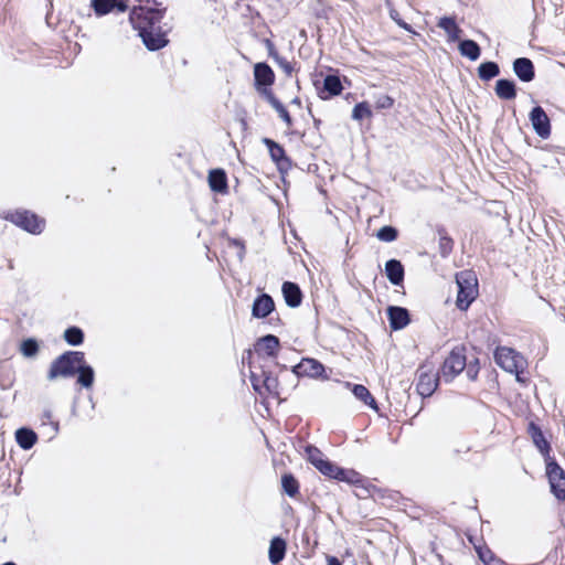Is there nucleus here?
I'll use <instances>...</instances> for the list:
<instances>
[{
    "label": "nucleus",
    "instance_id": "nucleus-1",
    "mask_svg": "<svg viewBox=\"0 0 565 565\" xmlns=\"http://www.w3.org/2000/svg\"><path fill=\"white\" fill-rule=\"evenodd\" d=\"M164 9L148 8L146 6L134 7L130 11V22L139 32L143 44L149 51H157L168 44L166 33L161 30V20Z\"/></svg>",
    "mask_w": 565,
    "mask_h": 565
},
{
    "label": "nucleus",
    "instance_id": "nucleus-2",
    "mask_svg": "<svg viewBox=\"0 0 565 565\" xmlns=\"http://www.w3.org/2000/svg\"><path fill=\"white\" fill-rule=\"evenodd\" d=\"M84 362V353L79 351H67L57 356L50 366L47 380L54 381L57 377H72L76 374L77 366Z\"/></svg>",
    "mask_w": 565,
    "mask_h": 565
},
{
    "label": "nucleus",
    "instance_id": "nucleus-3",
    "mask_svg": "<svg viewBox=\"0 0 565 565\" xmlns=\"http://www.w3.org/2000/svg\"><path fill=\"white\" fill-rule=\"evenodd\" d=\"M458 286L456 305L460 310H467L478 297V279L475 273L463 270L456 275Z\"/></svg>",
    "mask_w": 565,
    "mask_h": 565
},
{
    "label": "nucleus",
    "instance_id": "nucleus-4",
    "mask_svg": "<svg viewBox=\"0 0 565 565\" xmlns=\"http://www.w3.org/2000/svg\"><path fill=\"white\" fill-rule=\"evenodd\" d=\"M494 360L501 369L516 374V380L521 381L519 373L523 371L524 360L516 351L507 347L498 348L494 352Z\"/></svg>",
    "mask_w": 565,
    "mask_h": 565
},
{
    "label": "nucleus",
    "instance_id": "nucleus-5",
    "mask_svg": "<svg viewBox=\"0 0 565 565\" xmlns=\"http://www.w3.org/2000/svg\"><path fill=\"white\" fill-rule=\"evenodd\" d=\"M467 366L463 348H455L444 361L440 369V377L445 382H451Z\"/></svg>",
    "mask_w": 565,
    "mask_h": 565
},
{
    "label": "nucleus",
    "instance_id": "nucleus-6",
    "mask_svg": "<svg viewBox=\"0 0 565 565\" xmlns=\"http://www.w3.org/2000/svg\"><path fill=\"white\" fill-rule=\"evenodd\" d=\"M7 220L31 234L42 233L45 222L29 211H17L6 216Z\"/></svg>",
    "mask_w": 565,
    "mask_h": 565
},
{
    "label": "nucleus",
    "instance_id": "nucleus-7",
    "mask_svg": "<svg viewBox=\"0 0 565 565\" xmlns=\"http://www.w3.org/2000/svg\"><path fill=\"white\" fill-rule=\"evenodd\" d=\"M317 469L323 476L335 479L338 481H344L350 484H355L361 481V476L359 472L352 469H343L328 459H326L323 462H319Z\"/></svg>",
    "mask_w": 565,
    "mask_h": 565
},
{
    "label": "nucleus",
    "instance_id": "nucleus-8",
    "mask_svg": "<svg viewBox=\"0 0 565 565\" xmlns=\"http://www.w3.org/2000/svg\"><path fill=\"white\" fill-rule=\"evenodd\" d=\"M546 476L548 478L552 493L558 499H565V471L554 458L545 460Z\"/></svg>",
    "mask_w": 565,
    "mask_h": 565
},
{
    "label": "nucleus",
    "instance_id": "nucleus-9",
    "mask_svg": "<svg viewBox=\"0 0 565 565\" xmlns=\"http://www.w3.org/2000/svg\"><path fill=\"white\" fill-rule=\"evenodd\" d=\"M418 381L416 384L417 392L423 397H428L434 394L441 379L440 374L434 373L433 369L427 364L418 369Z\"/></svg>",
    "mask_w": 565,
    "mask_h": 565
},
{
    "label": "nucleus",
    "instance_id": "nucleus-10",
    "mask_svg": "<svg viewBox=\"0 0 565 565\" xmlns=\"http://www.w3.org/2000/svg\"><path fill=\"white\" fill-rule=\"evenodd\" d=\"M254 79L256 90L266 98V93L271 92L270 86L275 82V74L266 63H257L254 66Z\"/></svg>",
    "mask_w": 565,
    "mask_h": 565
},
{
    "label": "nucleus",
    "instance_id": "nucleus-11",
    "mask_svg": "<svg viewBox=\"0 0 565 565\" xmlns=\"http://www.w3.org/2000/svg\"><path fill=\"white\" fill-rule=\"evenodd\" d=\"M324 366L316 359L303 358L297 365L294 366L292 372L298 376H307L312 379H328L324 375Z\"/></svg>",
    "mask_w": 565,
    "mask_h": 565
},
{
    "label": "nucleus",
    "instance_id": "nucleus-12",
    "mask_svg": "<svg viewBox=\"0 0 565 565\" xmlns=\"http://www.w3.org/2000/svg\"><path fill=\"white\" fill-rule=\"evenodd\" d=\"M533 130L542 139H547L551 136V121L545 110L541 106L532 108L529 115Z\"/></svg>",
    "mask_w": 565,
    "mask_h": 565
},
{
    "label": "nucleus",
    "instance_id": "nucleus-13",
    "mask_svg": "<svg viewBox=\"0 0 565 565\" xmlns=\"http://www.w3.org/2000/svg\"><path fill=\"white\" fill-rule=\"evenodd\" d=\"M263 143L267 147L271 160L280 170L291 166V161L286 156L285 149L279 143L269 138H264Z\"/></svg>",
    "mask_w": 565,
    "mask_h": 565
},
{
    "label": "nucleus",
    "instance_id": "nucleus-14",
    "mask_svg": "<svg viewBox=\"0 0 565 565\" xmlns=\"http://www.w3.org/2000/svg\"><path fill=\"white\" fill-rule=\"evenodd\" d=\"M90 6L96 15H105L116 10L117 12H125L128 9L124 0H92Z\"/></svg>",
    "mask_w": 565,
    "mask_h": 565
},
{
    "label": "nucleus",
    "instance_id": "nucleus-15",
    "mask_svg": "<svg viewBox=\"0 0 565 565\" xmlns=\"http://www.w3.org/2000/svg\"><path fill=\"white\" fill-rule=\"evenodd\" d=\"M387 317L390 327L393 330L404 329L411 322L409 312L403 307L390 306L387 308Z\"/></svg>",
    "mask_w": 565,
    "mask_h": 565
},
{
    "label": "nucleus",
    "instance_id": "nucleus-16",
    "mask_svg": "<svg viewBox=\"0 0 565 565\" xmlns=\"http://www.w3.org/2000/svg\"><path fill=\"white\" fill-rule=\"evenodd\" d=\"M513 72L522 82L529 83L535 77L533 62L527 57H518L513 61Z\"/></svg>",
    "mask_w": 565,
    "mask_h": 565
},
{
    "label": "nucleus",
    "instance_id": "nucleus-17",
    "mask_svg": "<svg viewBox=\"0 0 565 565\" xmlns=\"http://www.w3.org/2000/svg\"><path fill=\"white\" fill-rule=\"evenodd\" d=\"M279 348V339L274 334H267L258 339L255 344L257 354H264L269 358H275Z\"/></svg>",
    "mask_w": 565,
    "mask_h": 565
},
{
    "label": "nucleus",
    "instance_id": "nucleus-18",
    "mask_svg": "<svg viewBox=\"0 0 565 565\" xmlns=\"http://www.w3.org/2000/svg\"><path fill=\"white\" fill-rule=\"evenodd\" d=\"M274 309L275 303L273 298L267 294H263L254 300L252 315L255 318H266Z\"/></svg>",
    "mask_w": 565,
    "mask_h": 565
},
{
    "label": "nucleus",
    "instance_id": "nucleus-19",
    "mask_svg": "<svg viewBox=\"0 0 565 565\" xmlns=\"http://www.w3.org/2000/svg\"><path fill=\"white\" fill-rule=\"evenodd\" d=\"M385 275L394 286H401L404 281V266L397 259H390L385 263Z\"/></svg>",
    "mask_w": 565,
    "mask_h": 565
},
{
    "label": "nucleus",
    "instance_id": "nucleus-20",
    "mask_svg": "<svg viewBox=\"0 0 565 565\" xmlns=\"http://www.w3.org/2000/svg\"><path fill=\"white\" fill-rule=\"evenodd\" d=\"M282 295L288 307L297 308L302 301V292L299 286L291 281H285L282 284Z\"/></svg>",
    "mask_w": 565,
    "mask_h": 565
},
{
    "label": "nucleus",
    "instance_id": "nucleus-21",
    "mask_svg": "<svg viewBox=\"0 0 565 565\" xmlns=\"http://www.w3.org/2000/svg\"><path fill=\"white\" fill-rule=\"evenodd\" d=\"M287 543L280 536L271 539L268 550V558L273 565L279 564L286 556Z\"/></svg>",
    "mask_w": 565,
    "mask_h": 565
},
{
    "label": "nucleus",
    "instance_id": "nucleus-22",
    "mask_svg": "<svg viewBox=\"0 0 565 565\" xmlns=\"http://www.w3.org/2000/svg\"><path fill=\"white\" fill-rule=\"evenodd\" d=\"M529 433L531 434L532 440L534 445L537 447L540 452L544 456V459H551L550 450L551 446L548 441L545 439L541 428L535 424L531 423L529 427Z\"/></svg>",
    "mask_w": 565,
    "mask_h": 565
},
{
    "label": "nucleus",
    "instance_id": "nucleus-23",
    "mask_svg": "<svg viewBox=\"0 0 565 565\" xmlns=\"http://www.w3.org/2000/svg\"><path fill=\"white\" fill-rule=\"evenodd\" d=\"M494 92L500 99L512 100L516 97V86L511 79L500 78L495 83Z\"/></svg>",
    "mask_w": 565,
    "mask_h": 565
},
{
    "label": "nucleus",
    "instance_id": "nucleus-24",
    "mask_svg": "<svg viewBox=\"0 0 565 565\" xmlns=\"http://www.w3.org/2000/svg\"><path fill=\"white\" fill-rule=\"evenodd\" d=\"M209 185L214 192L225 193L227 191V178L224 170H211L209 173Z\"/></svg>",
    "mask_w": 565,
    "mask_h": 565
},
{
    "label": "nucleus",
    "instance_id": "nucleus-25",
    "mask_svg": "<svg viewBox=\"0 0 565 565\" xmlns=\"http://www.w3.org/2000/svg\"><path fill=\"white\" fill-rule=\"evenodd\" d=\"M437 26L443 29L450 42L458 41L462 33V30L457 25L455 18L452 17H443L439 19Z\"/></svg>",
    "mask_w": 565,
    "mask_h": 565
},
{
    "label": "nucleus",
    "instance_id": "nucleus-26",
    "mask_svg": "<svg viewBox=\"0 0 565 565\" xmlns=\"http://www.w3.org/2000/svg\"><path fill=\"white\" fill-rule=\"evenodd\" d=\"M342 84L337 75H327L323 81V90L321 92V98L327 99L328 97L340 95L342 92Z\"/></svg>",
    "mask_w": 565,
    "mask_h": 565
},
{
    "label": "nucleus",
    "instance_id": "nucleus-27",
    "mask_svg": "<svg viewBox=\"0 0 565 565\" xmlns=\"http://www.w3.org/2000/svg\"><path fill=\"white\" fill-rule=\"evenodd\" d=\"M15 440L22 449L29 450L35 445L38 436L32 429L23 427L15 431Z\"/></svg>",
    "mask_w": 565,
    "mask_h": 565
},
{
    "label": "nucleus",
    "instance_id": "nucleus-28",
    "mask_svg": "<svg viewBox=\"0 0 565 565\" xmlns=\"http://www.w3.org/2000/svg\"><path fill=\"white\" fill-rule=\"evenodd\" d=\"M266 100L269 105L278 113L279 117L284 120V122L290 127L292 125V119L286 109V107L280 103V100L273 94V92H265Z\"/></svg>",
    "mask_w": 565,
    "mask_h": 565
},
{
    "label": "nucleus",
    "instance_id": "nucleus-29",
    "mask_svg": "<svg viewBox=\"0 0 565 565\" xmlns=\"http://www.w3.org/2000/svg\"><path fill=\"white\" fill-rule=\"evenodd\" d=\"M458 49L462 56H466L471 61L478 60L481 54L479 44L473 40L460 41Z\"/></svg>",
    "mask_w": 565,
    "mask_h": 565
},
{
    "label": "nucleus",
    "instance_id": "nucleus-30",
    "mask_svg": "<svg viewBox=\"0 0 565 565\" xmlns=\"http://www.w3.org/2000/svg\"><path fill=\"white\" fill-rule=\"evenodd\" d=\"M76 373H78L77 382L83 387H90L94 383L95 373L90 365L86 364L85 361L77 366Z\"/></svg>",
    "mask_w": 565,
    "mask_h": 565
},
{
    "label": "nucleus",
    "instance_id": "nucleus-31",
    "mask_svg": "<svg viewBox=\"0 0 565 565\" xmlns=\"http://www.w3.org/2000/svg\"><path fill=\"white\" fill-rule=\"evenodd\" d=\"M500 74V67L495 62H483L478 66V76L482 81H490Z\"/></svg>",
    "mask_w": 565,
    "mask_h": 565
},
{
    "label": "nucleus",
    "instance_id": "nucleus-32",
    "mask_svg": "<svg viewBox=\"0 0 565 565\" xmlns=\"http://www.w3.org/2000/svg\"><path fill=\"white\" fill-rule=\"evenodd\" d=\"M352 393L358 399L364 402V404L371 406L372 408H377L374 397L364 385L354 384L352 387Z\"/></svg>",
    "mask_w": 565,
    "mask_h": 565
},
{
    "label": "nucleus",
    "instance_id": "nucleus-33",
    "mask_svg": "<svg viewBox=\"0 0 565 565\" xmlns=\"http://www.w3.org/2000/svg\"><path fill=\"white\" fill-rule=\"evenodd\" d=\"M475 548L484 565H504V562L497 557L487 546H475Z\"/></svg>",
    "mask_w": 565,
    "mask_h": 565
},
{
    "label": "nucleus",
    "instance_id": "nucleus-34",
    "mask_svg": "<svg viewBox=\"0 0 565 565\" xmlns=\"http://www.w3.org/2000/svg\"><path fill=\"white\" fill-rule=\"evenodd\" d=\"M281 487L284 492L290 498L299 493V483L291 473H286L281 477Z\"/></svg>",
    "mask_w": 565,
    "mask_h": 565
},
{
    "label": "nucleus",
    "instance_id": "nucleus-35",
    "mask_svg": "<svg viewBox=\"0 0 565 565\" xmlns=\"http://www.w3.org/2000/svg\"><path fill=\"white\" fill-rule=\"evenodd\" d=\"M64 340L71 345H79L84 341V332L77 327H70L64 331Z\"/></svg>",
    "mask_w": 565,
    "mask_h": 565
},
{
    "label": "nucleus",
    "instance_id": "nucleus-36",
    "mask_svg": "<svg viewBox=\"0 0 565 565\" xmlns=\"http://www.w3.org/2000/svg\"><path fill=\"white\" fill-rule=\"evenodd\" d=\"M20 351L25 358H34L39 352V343L33 338L25 339L20 345Z\"/></svg>",
    "mask_w": 565,
    "mask_h": 565
},
{
    "label": "nucleus",
    "instance_id": "nucleus-37",
    "mask_svg": "<svg viewBox=\"0 0 565 565\" xmlns=\"http://www.w3.org/2000/svg\"><path fill=\"white\" fill-rule=\"evenodd\" d=\"M372 117V110L366 102L358 103L352 110L354 120H362Z\"/></svg>",
    "mask_w": 565,
    "mask_h": 565
},
{
    "label": "nucleus",
    "instance_id": "nucleus-38",
    "mask_svg": "<svg viewBox=\"0 0 565 565\" xmlns=\"http://www.w3.org/2000/svg\"><path fill=\"white\" fill-rule=\"evenodd\" d=\"M452 247L454 241L445 232H439V253L441 257H448L452 250Z\"/></svg>",
    "mask_w": 565,
    "mask_h": 565
},
{
    "label": "nucleus",
    "instance_id": "nucleus-39",
    "mask_svg": "<svg viewBox=\"0 0 565 565\" xmlns=\"http://www.w3.org/2000/svg\"><path fill=\"white\" fill-rule=\"evenodd\" d=\"M263 376V390L267 391L270 394L278 395L277 387L278 381L276 377L271 376L269 372L262 371Z\"/></svg>",
    "mask_w": 565,
    "mask_h": 565
},
{
    "label": "nucleus",
    "instance_id": "nucleus-40",
    "mask_svg": "<svg viewBox=\"0 0 565 565\" xmlns=\"http://www.w3.org/2000/svg\"><path fill=\"white\" fill-rule=\"evenodd\" d=\"M397 230L390 225L381 227L376 233V237L382 242H393L397 238Z\"/></svg>",
    "mask_w": 565,
    "mask_h": 565
},
{
    "label": "nucleus",
    "instance_id": "nucleus-41",
    "mask_svg": "<svg viewBox=\"0 0 565 565\" xmlns=\"http://www.w3.org/2000/svg\"><path fill=\"white\" fill-rule=\"evenodd\" d=\"M270 56L274 57L275 62L278 64V66L285 72L286 75H291L294 67L289 61H287L285 57L278 55L276 52H273L270 49L269 52Z\"/></svg>",
    "mask_w": 565,
    "mask_h": 565
},
{
    "label": "nucleus",
    "instance_id": "nucleus-42",
    "mask_svg": "<svg viewBox=\"0 0 565 565\" xmlns=\"http://www.w3.org/2000/svg\"><path fill=\"white\" fill-rule=\"evenodd\" d=\"M306 452H307V456H308V460L316 467L318 468L319 466V462H323L326 459L322 458V452L313 447V446H308L306 448Z\"/></svg>",
    "mask_w": 565,
    "mask_h": 565
},
{
    "label": "nucleus",
    "instance_id": "nucleus-43",
    "mask_svg": "<svg viewBox=\"0 0 565 565\" xmlns=\"http://www.w3.org/2000/svg\"><path fill=\"white\" fill-rule=\"evenodd\" d=\"M390 18L402 29L406 30L407 32L415 33L412 25L406 23L401 17L396 9L390 8L388 10Z\"/></svg>",
    "mask_w": 565,
    "mask_h": 565
},
{
    "label": "nucleus",
    "instance_id": "nucleus-44",
    "mask_svg": "<svg viewBox=\"0 0 565 565\" xmlns=\"http://www.w3.org/2000/svg\"><path fill=\"white\" fill-rule=\"evenodd\" d=\"M249 380L255 392L263 394V376L250 370Z\"/></svg>",
    "mask_w": 565,
    "mask_h": 565
},
{
    "label": "nucleus",
    "instance_id": "nucleus-45",
    "mask_svg": "<svg viewBox=\"0 0 565 565\" xmlns=\"http://www.w3.org/2000/svg\"><path fill=\"white\" fill-rule=\"evenodd\" d=\"M375 104L380 109L391 108L394 104V99L388 95H381L376 98Z\"/></svg>",
    "mask_w": 565,
    "mask_h": 565
},
{
    "label": "nucleus",
    "instance_id": "nucleus-46",
    "mask_svg": "<svg viewBox=\"0 0 565 565\" xmlns=\"http://www.w3.org/2000/svg\"><path fill=\"white\" fill-rule=\"evenodd\" d=\"M43 417L50 423V425L52 426V434L53 436L57 434L58 431V423L57 422H53L52 420V414L51 412H45Z\"/></svg>",
    "mask_w": 565,
    "mask_h": 565
},
{
    "label": "nucleus",
    "instance_id": "nucleus-47",
    "mask_svg": "<svg viewBox=\"0 0 565 565\" xmlns=\"http://www.w3.org/2000/svg\"><path fill=\"white\" fill-rule=\"evenodd\" d=\"M477 374H478V370L472 366L471 364L468 365V369H467V376L470 379V380H476L477 377Z\"/></svg>",
    "mask_w": 565,
    "mask_h": 565
},
{
    "label": "nucleus",
    "instance_id": "nucleus-48",
    "mask_svg": "<svg viewBox=\"0 0 565 565\" xmlns=\"http://www.w3.org/2000/svg\"><path fill=\"white\" fill-rule=\"evenodd\" d=\"M328 565H342L341 562L335 556L327 557Z\"/></svg>",
    "mask_w": 565,
    "mask_h": 565
},
{
    "label": "nucleus",
    "instance_id": "nucleus-49",
    "mask_svg": "<svg viewBox=\"0 0 565 565\" xmlns=\"http://www.w3.org/2000/svg\"><path fill=\"white\" fill-rule=\"evenodd\" d=\"M292 103H294V104H299V103H300V100H299V98H295V99L292 100Z\"/></svg>",
    "mask_w": 565,
    "mask_h": 565
},
{
    "label": "nucleus",
    "instance_id": "nucleus-50",
    "mask_svg": "<svg viewBox=\"0 0 565 565\" xmlns=\"http://www.w3.org/2000/svg\"><path fill=\"white\" fill-rule=\"evenodd\" d=\"M2 565H17V564H14V563H12V562H7V563H4V564H2Z\"/></svg>",
    "mask_w": 565,
    "mask_h": 565
}]
</instances>
